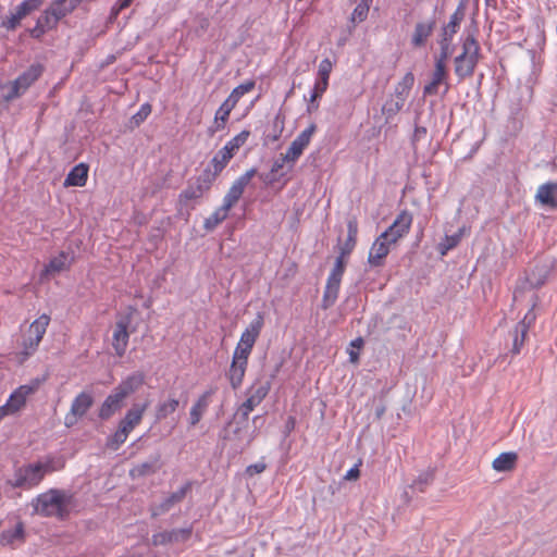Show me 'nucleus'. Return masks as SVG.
I'll list each match as a JSON object with an SVG mask.
<instances>
[{"mask_svg":"<svg viewBox=\"0 0 557 557\" xmlns=\"http://www.w3.org/2000/svg\"><path fill=\"white\" fill-rule=\"evenodd\" d=\"M465 15L466 3L461 1L456 11L451 14L449 22L442 27L440 35L454 38L460 28V24L463 21Z\"/></svg>","mask_w":557,"mask_h":557,"instance_id":"29","label":"nucleus"},{"mask_svg":"<svg viewBox=\"0 0 557 557\" xmlns=\"http://www.w3.org/2000/svg\"><path fill=\"white\" fill-rule=\"evenodd\" d=\"M42 1L44 0H24L16 7L14 12L1 22V26L8 30H14L25 16L40 8Z\"/></svg>","mask_w":557,"mask_h":557,"instance_id":"14","label":"nucleus"},{"mask_svg":"<svg viewBox=\"0 0 557 557\" xmlns=\"http://www.w3.org/2000/svg\"><path fill=\"white\" fill-rule=\"evenodd\" d=\"M372 2L373 0H361L357 4L349 18L352 24L350 28H354L357 23H361L367 20Z\"/></svg>","mask_w":557,"mask_h":557,"instance_id":"41","label":"nucleus"},{"mask_svg":"<svg viewBox=\"0 0 557 557\" xmlns=\"http://www.w3.org/2000/svg\"><path fill=\"white\" fill-rule=\"evenodd\" d=\"M215 391L216 388H209L201 396H199V398L193 405L189 411V422L191 426H195L200 421L202 414L209 407L210 398L215 393Z\"/></svg>","mask_w":557,"mask_h":557,"instance_id":"26","label":"nucleus"},{"mask_svg":"<svg viewBox=\"0 0 557 557\" xmlns=\"http://www.w3.org/2000/svg\"><path fill=\"white\" fill-rule=\"evenodd\" d=\"M358 223L356 219H350L347 222V238L341 247V255L336 258L334 267L327 277L326 286L322 299V307L324 309L333 306L338 297L342 277L345 271L344 258L354 250L357 243Z\"/></svg>","mask_w":557,"mask_h":557,"instance_id":"2","label":"nucleus"},{"mask_svg":"<svg viewBox=\"0 0 557 557\" xmlns=\"http://www.w3.org/2000/svg\"><path fill=\"white\" fill-rule=\"evenodd\" d=\"M350 346L352 347V349L359 350L363 346V339L361 337H358L351 341Z\"/></svg>","mask_w":557,"mask_h":557,"instance_id":"64","label":"nucleus"},{"mask_svg":"<svg viewBox=\"0 0 557 557\" xmlns=\"http://www.w3.org/2000/svg\"><path fill=\"white\" fill-rule=\"evenodd\" d=\"M440 53L436 55L435 61H441L446 64L448 58L453 54V38L440 35L438 39Z\"/></svg>","mask_w":557,"mask_h":557,"instance_id":"43","label":"nucleus"},{"mask_svg":"<svg viewBox=\"0 0 557 557\" xmlns=\"http://www.w3.org/2000/svg\"><path fill=\"white\" fill-rule=\"evenodd\" d=\"M94 405V397L90 393L82 392L72 401L70 411L65 414L64 424L67 428L75 425L78 419L83 418Z\"/></svg>","mask_w":557,"mask_h":557,"instance_id":"11","label":"nucleus"},{"mask_svg":"<svg viewBox=\"0 0 557 557\" xmlns=\"http://www.w3.org/2000/svg\"><path fill=\"white\" fill-rule=\"evenodd\" d=\"M41 64H32L26 71L17 76L15 81L8 86L9 92L7 99H14L23 95L42 74Z\"/></svg>","mask_w":557,"mask_h":557,"instance_id":"6","label":"nucleus"},{"mask_svg":"<svg viewBox=\"0 0 557 557\" xmlns=\"http://www.w3.org/2000/svg\"><path fill=\"white\" fill-rule=\"evenodd\" d=\"M414 84V76L411 72H408L403 79L395 86L394 96L403 102H406L409 92Z\"/></svg>","mask_w":557,"mask_h":557,"instance_id":"40","label":"nucleus"},{"mask_svg":"<svg viewBox=\"0 0 557 557\" xmlns=\"http://www.w3.org/2000/svg\"><path fill=\"white\" fill-rule=\"evenodd\" d=\"M393 244L383 237L381 234L372 244L369 256L368 263L371 267L380 268L384 265L385 258L391 251Z\"/></svg>","mask_w":557,"mask_h":557,"instance_id":"18","label":"nucleus"},{"mask_svg":"<svg viewBox=\"0 0 557 557\" xmlns=\"http://www.w3.org/2000/svg\"><path fill=\"white\" fill-rule=\"evenodd\" d=\"M128 433L125 431V426L119 425L114 434L108 437L107 446L110 449L116 450L122 444H124L128 437Z\"/></svg>","mask_w":557,"mask_h":557,"instance_id":"48","label":"nucleus"},{"mask_svg":"<svg viewBox=\"0 0 557 557\" xmlns=\"http://www.w3.org/2000/svg\"><path fill=\"white\" fill-rule=\"evenodd\" d=\"M228 213L222 209L218 208L210 216H208L203 222V228L207 232H212L215 227L221 224L226 218Z\"/></svg>","mask_w":557,"mask_h":557,"instance_id":"45","label":"nucleus"},{"mask_svg":"<svg viewBox=\"0 0 557 557\" xmlns=\"http://www.w3.org/2000/svg\"><path fill=\"white\" fill-rule=\"evenodd\" d=\"M253 88H255V82L253 81H247V82L238 85L237 87H235L232 90V92L230 94V96L227 97V99L231 100V102H233L236 106L237 102L239 101V99L244 95H246L249 91H251Z\"/></svg>","mask_w":557,"mask_h":557,"instance_id":"47","label":"nucleus"},{"mask_svg":"<svg viewBox=\"0 0 557 557\" xmlns=\"http://www.w3.org/2000/svg\"><path fill=\"white\" fill-rule=\"evenodd\" d=\"M285 119L281 113H277L272 122L271 131L265 136L267 143L277 141L284 131Z\"/></svg>","mask_w":557,"mask_h":557,"instance_id":"42","label":"nucleus"},{"mask_svg":"<svg viewBox=\"0 0 557 557\" xmlns=\"http://www.w3.org/2000/svg\"><path fill=\"white\" fill-rule=\"evenodd\" d=\"M50 323V317L46 313L38 317L28 327L23 341V349L21 351V361H25L38 348L46 330Z\"/></svg>","mask_w":557,"mask_h":557,"instance_id":"5","label":"nucleus"},{"mask_svg":"<svg viewBox=\"0 0 557 557\" xmlns=\"http://www.w3.org/2000/svg\"><path fill=\"white\" fill-rule=\"evenodd\" d=\"M348 354L350 362L357 363L359 361V351L357 349H350Z\"/></svg>","mask_w":557,"mask_h":557,"instance_id":"61","label":"nucleus"},{"mask_svg":"<svg viewBox=\"0 0 557 557\" xmlns=\"http://www.w3.org/2000/svg\"><path fill=\"white\" fill-rule=\"evenodd\" d=\"M412 221V214L408 210H403L396 216L392 225L382 233L383 237L387 238L393 245H395L400 238L405 237L409 233Z\"/></svg>","mask_w":557,"mask_h":557,"instance_id":"12","label":"nucleus"},{"mask_svg":"<svg viewBox=\"0 0 557 557\" xmlns=\"http://www.w3.org/2000/svg\"><path fill=\"white\" fill-rule=\"evenodd\" d=\"M535 199L543 206L557 208V183H546L539 187Z\"/></svg>","mask_w":557,"mask_h":557,"instance_id":"31","label":"nucleus"},{"mask_svg":"<svg viewBox=\"0 0 557 557\" xmlns=\"http://www.w3.org/2000/svg\"><path fill=\"white\" fill-rule=\"evenodd\" d=\"M285 166H287V171L289 170V161L284 159V153H282L272 164L271 174L273 177L269 180V182H274L277 180L276 175L282 171Z\"/></svg>","mask_w":557,"mask_h":557,"instance_id":"56","label":"nucleus"},{"mask_svg":"<svg viewBox=\"0 0 557 557\" xmlns=\"http://www.w3.org/2000/svg\"><path fill=\"white\" fill-rule=\"evenodd\" d=\"M333 64L330 59H323L319 64L318 70V82H324L329 84L330 74L332 72Z\"/></svg>","mask_w":557,"mask_h":557,"instance_id":"52","label":"nucleus"},{"mask_svg":"<svg viewBox=\"0 0 557 557\" xmlns=\"http://www.w3.org/2000/svg\"><path fill=\"white\" fill-rule=\"evenodd\" d=\"M11 414H13V413L11 412V410L9 409V407H8L5 404H4V405H2V406H0V421H1L4 417H7V416H11Z\"/></svg>","mask_w":557,"mask_h":557,"instance_id":"63","label":"nucleus"},{"mask_svg":"<svg viewBox=\"0 0 557 557\" xmlns=\"http://www.w3.org/2000/svg\"><path fill=\"white\" fill-rule=\"evenodd\" d=\"M232 158V153H228L226 150H224V148L220 149L214 154L210 165L202 172V174H209L212 176V182H214Z\"/></svg>","mask_w":557,"mask_h":557,"instance_id":"30","label":"nucleus"},{"mask_svg":"<svg viewBox=\"0 0 557 557\" xmlns=\"http://www.w3.org/2000/svg\"><path fill=\"white\" fill-rule=\"evenodd\" d=\"M263 324H264L263 314L261 312H258L256 318L250 322V324L242 333L239 342L253 347L256 341L258 339V337L261 333Z\"/></svg>","mask_w":557,"mask_h":557,"instance_id":"28","label":"nucleus"},{"mask_svg":"<svg viewBox=\"0 0 557 557\" xmlns=\"http://www.w3.org/2000/svg\"><path fill=\"white\" fill-rule=\"evenodd\" d=\"M535 314L531 309L524 318L517 323L512 333V347L511 354L513 356L520 354L522 346L524 345V341L530 329V325L534 322Z\"/></svg>","mask_w":557,"mask_h":557,"instance_id":"17","label":"nucleus"},{"mask_svg":"<svg viewBox=\"0 0 557 557\" xmlns=\"http://www.w3.org/2000/svg\"><path fill=\"white\" fill-rule=\"evenodd\" d=\"M150 113H151V106L149 103H144L140 107L139 111L132 116L131 123L134 126H139L148 117V115Z\"/></svg>","mask_w":557,"mask_h":557,"instance_id":"55","label":"nucleus"},{"mask_svg":"<svg viewBox=\"0 0 557 557\" xmlns=\"http://www.w3.org/2000/svg\"><path fill=\"white\" fill-rule=\"evenodd\" d=\"M368 404H371V406L374 409V416L375 419L380 420L383 418L386 411V404L383 396L380 397H372Z\"/></svg>","mask_w":557,"mask_h":557,"instance_id":"54","label":"nucleus"},{"mask_svg":"<svg viewBox=\"0 0 557 557\" xmlns=\"http://www.w3.org/2000/svg\"><path fill=\"white\" fill-rule=\"evenodd\" d=\"M24 524L18 522L13 529L4 530L0 533V544L2 546L12 545L16 541H24Z\"/></svg>","mask_w":557,"mask_h":557,"instance_id":"39","label":"nucleus"},{"mask_svg":"<svg viewBox=\"0 0 557 557\" xmlns=\"http://www.w3.org/2000/svg\"><path fill=\"white\" fill-rule=\"evenodd\" d=\"M252 346L238 342L235 347L232 359L248 363V358L252 351Z\"/></svg>","mask_w":557,"mask_h":557,"instance_id":"51","label":"nucleus"},{"mask_svg":"<svg viewBox=\"0 0 557 557\" xmlns=\"http://www.w3.org/2000/svg\"><path fill=\"white\" fill-rule=\"evenodd\" d=\"M145 382V375L143 372H134L125 377L116 387L113 389L126 399L129 395L138 391Z\"/></svg>","mask_w":557,"mask_h":557,"instance_id":"22","label":"nucleus"},{"mask_svg":"<svg viewBox=\"0 0 557 557\" xmlns=\"http://www.w3.org/2000/svg\"><path fill=\"white\" fill-rule=\"evenodd\" d=\"M88 176V166L84 163L75 165L65 177V186L82 187L86 184Z\"/></svg>","mask_w":557,"mask_h":557,"instance_id":"36","label":"nucleus"},{"mask_svg":"<svg viewBox=\"0 0 557 557\" xmlns=\"http://www.w3.org/2000/svg\"><path fill=\"white\" fill-rule=\"evenodd\" d=\"M160 459V455L157 454L154 456H151L147 461L135 465L129 470L131 478L138 479L154 474L161 468Z\"/></svg>","mask_w":557,"mask_h":557,"instance_id":"25","label":"nucleus"},{"mask_svg":"<svg viewBox=\"0 0 557 557\" xmlns=\"http://www.w3.org/2000/svg\"><path fill=\"white\" fill-rule=\"evenodd\" d=\"M327 86H329L327 83L317 81L310 98H312V100H317L318 98H321L322 95L326 91Z\"/></svg>","mask_w":557,"mask_h":557,"instance_id":"57","label":"nucleus"},{"mask_svg":"<svg viewBox=\"0 0 557 557\" xmlns=\"http://www.w3.org/2000/svg\"><path fill=\"white\" fill-rule=\"evenodd\" d=\"M461 239V231L454 235H446L443 242L440 244L438 249L442 256H445L447 251L455 248Z\"/></svg>","mask_w":557,"mask_h":557,"instance_id":"50","label":"nucleus"},{"mask_svg":"<svg viewBox=\"0 0 557 557\" xmlns=\"http://www.w3.org/2000/svg\"><path fill=\"white\" fill-rule=\"evenodd\" d=\"M360 475V470H359V466L356 465L355 467H352L351 469H349L346 474H345V479L348 480V481H352V480H357Z\"/></svg>","mask_w":557,"mask_h":557,"instance_id":"60","label":"nucleus"},{"mask_svg":"<svg viewBox=\"0 0 557 557\" xmlns=\"http://www.w3.org/2000/svg\"><path fill=\"white\" fill-rule=\"evenodd\" d=\"M265 470V463L264 462H257L253 465H250L247 467L246 472L249 475L261 473Z\"/></svg>","mask_w":557,"mask_h":557,"instance_id":"58","label":"nucleus"},{"mask_svg":"<svg viewBox=\"0 0 557 557\" xmlns=\"http://www.w3.org/2000/svg\"><path fill=\"white\" fill-rule=\"evenodd\" d=\"M518 455L515 451L502 453L497 456L492 463V467L497 472H507L516 468Z\"/></svg>","mask_w":557,"mask_h":557,"instance_id":"34","label":"nucleus"},{"mask_svg":"<svg viewBox=\"0 0 557 557\" xmlns=\"http://www.w3.org/2000/svg\"><path fill=\"white\" fill-rule=\"evenodd\" d=\"M257 170L250 169L240 175L231 186L227 194L240 199L246 186L250 183L251 178L256 175Z\"/></svg>","mask_w":557,"mask_h":557,"instance_id":"38","label":"nucleus"},{"mask_svg":"<svg viewBox=\"0 0 557 557\" xmlns=\"http://www.w3.org/2000/svg\"><path fill=\"white\" fill-rule=\"evenodd\" d=\"M125 399L114 389L107 396L99 408L98 416L101 420L110 419L115 412L122 409Z\"/></svg>","mask_w":557,"mask_h":557,"instance_id":"23","label":"nucleus"},{"mask_svg":"<svg viewBox=\"0 0 557 557\" xmlns=\"http://www.w3.org/2000/svg\"><path fill=\"white\" fill-rule=\"evenodd\" d=\"M49 7L59 20H62L75 10L69 0H54Z\"/></svg>","mask_w":557,"mask_h":557,"instance_id":"46","label":"nucleus"},{"mask_svg":"<svg viewBox=\"0 0 557 557\" xmlns=\"http://www.w3.org/2000/svg\"><path fill=\"white\" fill-rule=\"evenodd\" d=\"M434 27V20L417 23L412 33L411 45L414 48L423 47L426 44L428 38L432 35Z\"/></svg>","mask_w":557,"mask_h":557,"instance_id":"27","label":"nucleus"},{"mask_svg":"<svg viewBox=\"0 0 557 557\" xmlns=\"http://www.w3.org/2000/svg\"><path fill=\"white\" fill-rule=\"evenodd\" d=\"M250 135V132L247 129L242 131L239 134H237L235 137H233L231 140H228L225 146L223 147L224 150H226L228 153H232V157L236 153V151L246 144L248 137Z\"/></svg>","mask_w":557,"mask_h":557,"instance_id":"44","label":"nucleus"},{"mask_svg":"<svg viewBox=\"0 0 557 557\" xmlns=\"http://www.w3.org/2000/svg\"><path fill=\"white\" fill-rule=\"evenodd\" d=\"M63 465L55 466L53 458L16 467L7 484L12 488L32 490L38 486L48 473L60 470Z\"/></svg>","mask_w":557,"mask_h":557,"instance_id":"3","label":"nucleus"},{"mask_svg":"<svg viewBox=\"0 0 557 557\" xmlns=\"http://www.w3.org/2000/svg\"><path fill=\"white\" fill-rule=\"evenodd\" d=\"M59 22L55 13L48 7L37 18L36 25L29 30V34L33 38L39 39L47 32L54 29Z\"/></svg>","mask_w":557,"mask_h":557,"instance_id":"19","label":"nucleus"},{"mask_svg":"<svg viewBox=\"0 0 557 557\" xmlns=\"http://www.w3.org/2000/svg\"><path fill=\"white\" fill-rule=\"evenodd\" d=\"M133 312H129L123 317H121L114 325L113 334H112V347L117 357H123L126 352L128 341H129V332L128 326L132 322Z\"/></svg>","mask_w":557,"mask_h":557,"instance_id":"8","label":"nucleus"},{"mask_svg":"<svg viewBox=\"0 0 557 557\" xmlns=\"http://www.w3.org/2000/svg\"><path fill=\"white\" fill-rule=\"evenodd\" d=\"M404 104L405 102H403L401 99H389L383 104L382 112L386 115V119H389L396 115L403 109Z\"/></svg>","mask_w":557,"mask_h":557,"instance_id":"49","label":"nucleus"},{"mask_svg":"<svg viewBox=\"0 0 557 557\" xmlns=\"http://www.w3.org/2000/svg\"><path fill=\"white\" fill-rule=\"evenodd\" d=\"M180 404V399L174 395H169L166 399L159 401V404L156 406V420L162 421L166 419L177 410Z\"/></svg>","mask_w":557,"mask_h":557,"instance_id":"33","label":"nucleus"},{"mask_svg":"<svg viewBox=\"0 0 557 557\" xmlns=\"http://www.w3.org/2000/svg\"><path fill=\"white\" fill-rule=\"evenodd\" d=\"M426 135V128L425 127H416L414 129V139H420Z\"/></svg>","mask_w":557,"mask_h":557,"instance_id":"62","label":"nucleus"},{"mask_svg":"<svg viewBox=\"0 0 557 557\" xmlns=\"http://www.w3.org/2000/svg\"><path fill=\"white\" fill-rule=\"evenodd\" d=\"M248 430V419L243 418L236 422V425L233 430L225 429L224 440L237 442L236 448L239 451H243L246 447H248L255 438V434L247 433Z\"/></svg>","mask_w":557,"mask_h":557,"instance_id":"15","label":"nucleus"},{"mask_svg":"<svg viewBox=\"0 0 557 557\" xmlns=\"http://www.w3.org/2000/svg\"><path fill=\"white\" fill-rule=\"evenodd\" d=\"M433 481V474L430 472L421 473L411 484V488L418 492H424L425 487Z\"/></svg>","mask_w":557,"mask_h":557,"instance_id":"53","label":"nucleus"},{"mask_svg":"<svg viewBox=\"0 0 557 557\" xmlns=\"http://www.w3.org/2000/svg\"><path fill=\"white\" fill-rule=\"evenodd\" d=\"M42 381L44 380L35 379L29 384L21 385L10 395L5 405L13 414L25 406L28 396L33 395L39 388Z\"/></svg>","mask_w":557,"mask_h":557,"instance_id":"13","label":"nucleus"},{"mask_svg":"<svg viewBox=\"0 0 557 557\" xmlns=\"http://www.w3.org/2000/svg\"><path fill=\"white\" fill-rule=\"evenodd\" d=\"M34 512L42 517L65 520L76 508L74 493L69 490L50 488L33 499Z\"/></svg>","mask_w":557,"mask_h":557,"instance_id":"1","label":"nucleus"},{"mask_svg":"<svg viewBox=\"0 0 557 557\" xmlns=\"http://www.w3.org/2000/svg\"><path fill=\"white\" fill-rule=\"evenodd\" d=\"M271 388L270 381H257L247 392V399L242 404L238 413L248 419L249 413L267 397Z\"/></svg>","mask_w":557,"mask_h":557,"instance_id":"7","label":"nucleus"},{"mask_svg":"<svg viewBox=\"0 0 557 557\" xmlns=\"http://www.w3.org/2000/svg\"><path fill=\"white\" fill-rule=\"evenodd\" d=\"M191 490V483L186 482L176 492L168 495L160 504L151 507L152 517H157L170 511L175 505L182 503Z\"/></svg>","mask_w":557,"mask_h":557,"instance_id":"16","label":"nucleus"},{"mask_svg":"<svg viewBox=\"0 0 557 557\" xmlns=\"http://www.w3.org/2000/svg\"><path fill=\"white\" fill-rule=\"evenodd\" d=\"M248 363L232 359L226 376L233 389H237L244 380Z\"/></svg>","mask_w":557,"mask_h":557,"instance_id":"32","label":"nucleus"},{"mask_svg":"<svg viewBox=\"0 0 557 557\" xmlns=\"http://www.w3.org/2000/svg\"><path fill=\"white\" fill-rule=\"evenodd\" d=\"M191 535L190 528L174 529L171 531H163L152 536L153 545H166L170 543H178L187 541Z\"/></svg>","mask_w":557,"mask_h":557,"instance_id":"20","label":"nucleus"},{"mask_svg":"<svg viewBox=\"0 0 557 557\" xmlns=\"http://www.w3.org/2000/svg\"><path fill=\"white\" fill-rule=\"evenodd\" d=\"M212 183V176L209 174L199 175L195 182L188 183L187 187L180 194V205L187 206L189 201L200 199L210 189Z\"/></svg>","mask_w":557,"mask_h":557,"instance_id":"10","label":"nucleus"},{"mask_svg":"<svg viewBox=\"0 0 557 557\" xmlns=\"http://www.w3.org/2000/svg\"><path fill=\"white\" fill-rule=\"evenodd\" d=\"M147 407L148 403L141 405L134 404L132 408L126 411L119 425L121 428L125 426V431L129 434L141 422Z\"/></svg>","mask_w":557,"mask_h":557,"instance_id":"24","label":"nucleus"},{"mask_svg":"<svg viewBox=\"0 0 557 557\" xmlns=\"http://www.w3.org/2000/svg\"><path fill=\"white\" fill-rule=\"evenodd\" d=\"M73 262V251H61L58 256L53 257L49 261V263L45 267L41 275H51L69 270Z\"/></svg>","mask_w":557,"mask_h":557,"instance_id":"21","label":"nucleus"},{"mask_svg":"<svg viewBox=\"0 0 557 557\" xmlns=\"http://www.w3.org/2000/svg\"><path fill=\"white\" fill-rule=\"evenodd\" d=\"M315 131L317 125L311 123L292 141L289 148L284 153V159L289 161V170H293L295 163L300 158L304 150L309 146Z\"/></svg>","mask_w":557,"mask_h":557,"instance_id":"9","label":"nucleus"},{"mask_svg":"<svg viewBox=\"0 0 557 557\" xmlns=\"http://www.w3.org/2000/svg\"><path fill=\"white\" fill-rule=\"evenodd\" d=\"M481 47L474 33L468 32L462 39L461 52L454 59L455 74L459 82L471 77L481 60Z\"/></svg>","mask_w":557,"mask_h":557,"instance_id":"4","label":"nucleus"},{"mask_svg":"<svg viewBox=\"0 0 557 557\" xmlns=\"http://www.w3.org/2000/svg\"><path fill=\"white\" fill-rule=\"evenodd\" d=\"M235 107L236 106L233 102H231V100H228L227 98L224 100V102L215 112L213 126L210 128L211 133H215L224 128L225 123L228 120L230 113Z\"/></svg>","mask_w":557,"mask_h":557,"instance_id":"35","label":"nucleus"},{"mask_svg":"<svg viewBox=\"0 0 557 557\" xmlns=\"http://www.w3.org/2000/svg\"><path fill=\"white\" fill-rule=\"evenodd\" d=\"M447 75L446 64L441 61H435V69L432 74V81L425 85L424 94H436L438 85L442 84Z\"/></svg>","mask_w":557,"mask_h":557,"instance_id":"37","label":"nucleus"},{"mask_svg":"<svg viewBox=\"0 0 557 557\" xmlns=\"http://www.w3.org/2000/svg\"><path fill=\"white\" fill-rule=\"evenodd\" d=\"M238 201L237 198L226 194L223 199V205L221 206L222 209H224L227 213L231 210L232 207L236 205Z\"/></svg>","mask_w":557,"mask_h":557,"instance_id":"59","label":"nucleus"}]
</instances>
